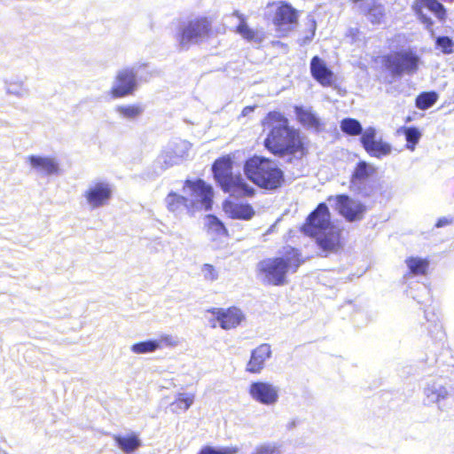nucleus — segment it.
<instances>
[{
  "instance_id": "nucleus-1",
  "label": "nucleus",
  "mask_w": 454,
  "mask_h": 454,
  "mask_svg": "<svg viewBox=\"0 0 454 454\" xmlns=\"http://www.w3.org/2000/svg\"><path fill=\"white\" fill-rule=\"evenodd\" d=\"M307 259L298 248L288 246L285 247L282 256L260 261L257 274L267 285L284 286L287 283V273H295Z\"/></svg>"
},
{
  "instance_id": "nucleus-2",
  "label": "nucleus",
  "mask_w": 454,
  "mask_h": 454,
  "mask_svg": "<svg viewBox=\"0 0 454 454\" xmlns=\"http://www.w3.org/2000/svg\"><path fill=\"white\" fill-rule=\"evenodd\" d=\"M270 129L265 146L275 154L294 153L301 146L296 132L288 127L287 119L278 112H271L263 121Z\"/></svg>"
},
{
  "instance_id": "nucleus-3",
  "label": "nucleus",
  "mask_w": 454,
  "mask_h": 454,
  "mask_svg": "<svg viewBox=\"0 0 454 454\" xmlns=\"http://www.w3.org/2000/svg\"><path fill=\"white\" fill-rule=\"evenodd\" d=\"M248 179L260 187L273 190L280 186L283 173L278 165L266 158L254 156L248 159L244 166Z\"/></svg>"
},
{
  "instance_id": "nucleus-4",
  "label": "nucleus",
  "mask_w": 454,
  "mask_h": 454,
  "mask_svg": "<svg viewBox=\"0 0 454 454\" xmlns=\"http://www.w3.org/2000/svg\"><path fill=\"white\" fill-rule=\"evenodd\" d=\"M212 168L215 178L224 192L236 198L253 195L254 188L240 176L232 175V160L230 155L216 160Z\"/></svg>"
},
{
  "instance_id": "nucleus-5",
  "label": "nucleus",
  "mask_w": 454,
  "mask_h": 454,
  "mask_svg": "<svg viewBox=\"0 0 454 454\" xmlns=\"http://www.w3.org/2000/svg\"><path fill=\"white\" fill-rule=\"evenodd\" d=\"M304 235L312 238L325 256L340 253L344 247V239L340 229H301Z\"/></svg>"
},
{
  "instance_id": "nucleus-6",
  "label": "nucleus",
  "mask_w": 454,
  "mask_h": 454,
  "mask_svg": "<svg viewBox=\"0 0 454 454\" xmlns=\"http://www.w3.org/2000/svg\"><path fill=\"white\" fill-rule=\"evenodd\" d=\"M183 193L186 195V201L189 202L192 212L199 209L207 210L211 207L213 190L204 181L187 180L183 188Z\"/></svg>"
},
{
  "instance_id": "nucleus-7",
  "label": "nucleus",
  "mask_w": 454,
  "mask_h": 454,
  "mask_svg": "<svg viewBox=\"0 0 454 454\" xmlns=\"http://www.w3.org/2000/svg\"><path fill=\"white\" fill-rule=\"evenodd\" d=\"M191 148L192 145L185 140L171 142L159 154L156 164L161 170L178 165L188 158Z\"/></svg>"
},
{
  "instance_id": "nucleus-8",
  "label": "nucleus",
  "mask_w": 454,
  "mask_h": 454,
  "mask_svg": "<svg viewBox=\"0 0 454 454\" xmlns=\"http://www.w3.org/2000/svg\"><path fill=\"white\" fill-rule=\"evenodd\" d=\"M114 192V185L106 180L91 182L83 192L86 205L96 209L108 205Z\"/></svg>"
},
{
  "instance_id": "nucleus-9",
  "label": "nucleus",
  "mask_w": 454,
  "mask_h": 454,
  "mask_svg": "<svg viewBox=\"0 0 454 454\" xmlns=\"http://www.w3.org/2000/svg\"><path fill=\"white\" fill-rule=\"evenodd\" d=\"M327 200L348 222L362 219L365 212V207L361 202L347 195L330 196Z\"/></svg>"
},
{
  "instance_id": "nucleus-10",
  "label": "nucleus",
  "mask_w": 454,
  "mask_h": 454,
  "mask_svg": "<svg viewBox=\"0 0 454 454\" xmlns=\"http://www.w3.org/2000/svg\"><path fill=\"white\" fill-rule=\"evenodd\" d=\"M25 162L31 172L40 176H59L62 172L59 160L53 155L29 154Z\"/></svg>"
},
{
  "instance_id": "nucleus-11",
  "label": "nucleus",
  "mask_w": 454,
  "mask_h": 454,
  "mask_svg": "<svg viewBox=\"0 0 454 454\" xmlns=\"http://www.w3.org/2000/svg\"><path fill=\"white\" fill-rule=\"evenodd\" d=\"M137 67L119 70L111 87L112 98H119L132 94L137 86Z\"/></svg>"
},
{
  "instance_id": "nucleus-12",
  "label": "nucleus",
  "mask_w": 454,
  "mask_h": 454,
  "mask_svg": "<svg viewBox=\"0 0 454 454\" xmlns=\"http://www.w3.org/2000/svg\"><path fill=\"white\" fill-rule=\"evenodd\" d=\"M419 59L411 51H403L390 54L387 57V67L394 74L400 75L403 73H414L419 65Z\"/></svg>"
},
{
  "instance_id": "nucleus-13",
  "label": "nucleus",
  "mask_w": 454,
  "mask_h": 454,
  "mask_svg": "<svg viewBox=\"0 0 454 454\" xmlns=\"http://www.w3.org/2000/svg\"><path fill=\"white\" fill-rule=\"evenodd\" d=\"M424 9L430 11L440 21H443L446 19V9L437 0H415L412 4V10L418 16L419 20L426 26L427 29L431 32L434 36V31L432 29L433 20L430 17L424 13Z\"/></svg>"
},
{
  "instance_id": "nucleus-14",
  "label": "nucleus",
  "mask_w": 454,
  "mask_h": 454,
  "mask_svg": "<svg viewBox=\"0 0 454 454\" xmlns=\"http://www.w3.org/2000/svg\"><path fill=\"white\" fill-rule=\"evenodd\" d=\"M207 312L215 317V320L223 330H231L239 326L244 320L245 316L240 309L231 306L226 309L211 308Z\"/></svg>"
},
{
  "instance_id": "nucleus-15",
  "label": "nucleus",
  "mask_w": 454,
  "mask_h": 454,
  "mask_svg": "<svg viewBox=\"0 0 454 454\" xmlns=\"http://www.w3.org/2000/svg\"><path fill=\"white\" fill-rule=\"evenodd\" d=\"M209 30L210 24L207 19L192 20L183 30L180 44L187 47L190 43H197L208 35Z\"/></svg>"
},
{
  "instance_id": "nucleus-16",
  "label": "nucleus",
  "mask_w": 454,
  "mask_h": 454,
  "mask_svg": "<svg viewBox=\"0 0 454 454\" xmlns=\"http://www.w3.org/2000/svg\"><path fill=\"white\" fill-rule=\"evenodd\" d=\"M297 12L290 4L284 2L278 4L273 22L283 35L292 29V26L297 22Z\"/></svg>"
},
{
  "instance_id": "nucleus-17",
  "label": "nucleus",
  "mask_w": 454,
  "mask_h": 454,
  "mask_svg": "<svg viewBox=\"0 0 454 454\" xmlns=\"http://www.w3.org/2000/svg\"><path fill=\"white\" fill-rule=\"evenodd\" d=\"M248 393L254 400L266 405L274 404L278 398V388L272 384L263 381L251 383Z\"/></svg>"
},
{
  "instance_id": "nucleus-18",
  "label": "nucleus",
  "mask_w": 454,
  "mask_h": 454,
  "mask_svg": "<svg viewBox=\"0 0 454 454\" xmlns=\"http://www.w3.org/2000/svg\"><path fill=\"white\" fill-rule=\"evenodd\" d=\"M178 343L176 337L168 334L161 335L158 340L140 341L131 346V351L135 354L152 353L164 347H175Z\"/></svg>"
},
{
  "instance_id": "nucleus-19",
  "label": "nucleus",
  "mask_w": 454,
  "mask_h": 454,
  "mask_svg": "<svg viewBox=\"0 0 454 454\" xmlns=\"http://www.w3.org/2000/svg\"><path fill=\"white\" fill-rule=\"evenodd\" d=\"M271 356L270 345L262 343L252 350L246 370L250 373H259L265 365V362Z\"/></svg>"
},
{
  "instance_id": "nucleus-20",
  "label": "nucleus",
  "mask_w": 454,
  "mask_h": 454,
  "mask_svg": "<svg viewBox=\"0 0 454 454\" xmlns=\"http://www.w3.org/2000/svg\"><path fill=\"white\" fill-rule=\"evenodd\" d=\"M230 22L236 26V33L248 42H261L262 36L259 33L247 24V18L238 11H234L230 16L226 17Z\"/></svg>"
},
{
  "instance_id": "nucleus-21",
  "label": "nucleus",
  "mask_w": 454,
  "mask_h": 454,
  "mask_svg": "<svg viewBox=\"0 0 454 454\" xmlns=\"http://www.w3.org/2000/svg\"><path fill=\"white\" fill-rule=\"evenodd\" d=\"M310 71L312 76L322 85L329 86L333 83V74L320 58L316 56L311 59Z\"/></svg>"
},
{
  "instance_id": "nucleus-22",
  "label": "nucleus",
  "mask_w": 454,
  "mask_h": 454,
  "mask_svg": "<svg viewBox=\"0 0 454 454\" xmlns=\"http://www.w3.org/2000/svg\"><path fill=\"white\" fill-rule=\"evenodd\" d=\"M331 214L325 203H320L307 217L303 227H330Z\"/></svg>"
},
{
  "instance_id": "nucleus-23",
  "label": "nucleus",
  "mask_w": 454,
  "mask_h": 454,
  "mask_svg": "<svg viewBox=\"0 0 454 454\" xmlns=\"http://www.w3.org/2000/svg\"><path fill=\"white\" fill-rule=\"evenodd\" d=\"M223 211L231 218L248 220L251 219L254 211L249 205L237 204L231 201H225Z\"/></svg>"
},
{
  "instance_id": "nucleus-24",
  "label": "nucleus",
  "mask_w": 454,
  "mask_h": 454,
  "mask_svg": "<svg viewBox=\"0 0 454 454\" xmlns=\"http://www.w3.org/2000/svg\"><path fill=\"white\" fill-rule=\"evenodd\" d=\"M114 440L117 446L126 453L136 450L141 445V442L136 433H131L128 435H114Z\"/></svg>"
},
{
  "instance_id": "nucleus-25",
  "label": "nucleus",
  "mask_w": 454,
  "mask_h": 454,
  "mask_svg": "<svg viewBox=\"0 0 454 454\" xmlns=\"http://www.w3.org/2000/svg\"><path fill=\"white\" fill-rule=\"evenodd\" d=\"M295 114L299 121L309 128L318 129L320 127V121L317 116L309 107L295 106Z\"/></svg>"
},
{
  "instance_id": "nucleus-26",
  "label": "nucleus",
  "mask_w": 454,
  "mask_h": 454,
  "mask_svg": "<svg viewBox=\"0 0 454 454\" xmlns=\"http://www.w3.org/2000/svg\"><path fill=\"white\" fill-rule=\"evenodd\" d=\"M186 195H178L175 192H170L166 198V204L169 211L173 213L182 212L187 210L192 212L190 204L186 201Z\"/></svg>"
},
{
  "instance_id": "nucleus-27",
  "label": "nucleus",
  "mask_w": 454,
  "mask_h": 454,
  "mask_svg": "<svg viewBox=\"0 0 454 454\" xmlns=\"http://www.w3.org/2000/svg\"><path fill=\"white\" fill-rule=\"evenodd\" d=\"M409 272L415 276H424L427 273L429 261L427 258L411 256L405 260Z\"/></svg>"
},
{
  "instance_id": "nucleus-28",
  "label": "nucleus",
  "mask_w": 454,
  "mask_h": 454,
  "mask_svg": "<svg viewBox=\"0 0 454 454\" xmlns=\"http://www.w3.org/2000/svg\"><path fill=\"white\" fill-rule=\"evenodd\" d=\"M6 94L18 98H24L29 95V90L20 80H9L5 82Z\"/></svg>"
},
{
  "instance_id": "nucleus-29",
  "label": "nucleus",
  "mask_w": 454,
  "mask_h": 454,
  "mask_svg": "<svg viewBox=\"0 0 454 454\" xmlns=\"http://www.w3.org/2000/svg\"><path fill=\"white\" fill-rule=\"evenodd\" d=\"M374 172L375 168L372 165L361 161L357 164L352 175V183H363L373 175Z\"/></svg>"
},
{
  "instance_id": "nucleus-30",
  "label": "nucleus",
  "mask_w": 454,
  "mask_h": 454,
  "mask_svg": "<svg viewBox=\"0 0 454 454\" xmlns=\"http://www.w3.org/2000/svg\"><path fill=\"white\" fill-rule=\"evenodd\" d=\"M193 395L179 393L170 404L172 407V411L176 413L185 411L191 407V405L193 403Z\"/></svg>"
},
{
  "instance_id": "nucleus-31",
  "label": "nucleus",
  "mask_w": 454,
  "mask_h": 454,
  "mask_svg": "<svg viewBox=\"0 0 454 454\" xmlns=\"http://www.w3.org/2000/svg\"><path fill=\"white\" fill-rule=\"evenodd\" d=\"M115 112L123 119L134 120L142 114L143 108L136 105H121L115 107Z\"/></svg>"
},
{
  "instance_id": "nucleus-32",
  "label": "nucleus",
  "mask_w": 454,
  "mask_h": 454,
  "mask_svg": "<svg viewBox=\"0 0 454 454\" xmlns=\"http://www.w3.org/2000/svg\"><path fill=\"white\" fill-rule=\"evenodd\" d=\"M365 150L372 156L380 158L382 156H387V155L390 154L391 145L386 142H383L382 140L376 139Z\"/></svg>"
},
{
  "instance_id": "nucleus-33",
  "label": "nucleus",
  "mask_w": 454,
  "mask_h": 454,
  "mask_svg": "<svg viewBox=\"0 0 454 454\" xmlns=\"http://www.w3.org/2000/svg\"><path fill=\"white\" fill-rule=\"evenodd\" d=\"M237 447H214L211 445L202 446L196 454H236Z\"/></svg>"
},
{
  "instance_id": "nucleus-34",
  "label": "nucleus",
  "mask_w": 454,
  "mask_h": 454,
  "mask_svg": "<svg viewBox=\"0 0 454 454\" xmlns=\"http://www.w3.org/2000/svg\"><path fill=\"white\" fill-rule=\"evenodd\" d=\"M340 128L343 132L355 136L362 132V126L360 122L355 119L348 118L341 121Z\"/></svg>"
},
{
  "instance_id": "nucleus-35",
  "label": "nucleus",
  "mask_w": 454,
  "mask_h": 454,
  "mask_svg": "<svg viewBox=\"0 0 454 454\" xmlns=\"http://www.w3.org/2000/svg\"><path fill=\"white\" fill-rule=\"evenodd\" d=\"M435 46L443 54L449 55L454 52V42L449 36L435 37Z\"/></svg>"
},
{
  "instance_id": "nucleus-36",
  "label": "nucleus",
  "mask_w": 454,
  "mask_h": 454,
  "mask_svg": "<svg viewBox=\"0 0 454 454\" xmlns=\"http://www.w3.org/2000/svg\"><path fill=\"white\" fill-rule=\"evenodd\" d=\"M437 100V95L434 92L422 93L416 100V105L419 109H427Z\"/></svg>"
},
{
  "instance_id": "nucleus-37",
  "label": "nucleus",
  "mask_w": 454,
  "mask_h": 454,
  "mask_svg": "<svg viewBox=\"0 0 454 454\" xmlns=\"http://www.w3.org/2000/svg\"><path fill=\"white\" fill-rule=\"evenodd\" d=\"M252 454H281L280 445L275 442L262 443L256 446Z\"/></svg>"
},
{
  "instance_id": "nucleus-38",
  "label": "nucleus",
  "mask_w": 454,
  "mask_h": 454,
  "mask_svg": "<svg viewBox=\"0 0 454 454\" xmlns=\"http://www.w3.org/2000/svg\"><path fill=\"white\" fill-rule=\"evenodd\" d=\"M384 8L380 4H373L368 11L367 16L369 20L373 24L381 23L384 18Z\"/></svg>"
},
{
  "instance_id": "nucleus-39",
  "label": "nucleus",
  "mask_w": 454,
  "mask_h": 454,
  "mask_svg": "<svg viewBox=\"0 0 454 454\" xmlns=\"http://www.w3.org/2000/svg\"><path fill=\"white\" fill-rule=\"evenodd\" d=\"M405 137L407 140V148L413 151L415 145L419 142L421 134L416 128H407L404 130Z\"/></svg>"
},
{
  "instance_id": "nucleus-40",
  "label": "nucleus",
  "mask_w": 454,
  "mask_h": 454,
  "mask_svg": "<svg viewBox=\"0 0 454 454\" xmlns=\"http://www.w3.org/2000/svg\"><path fill=\"white\" fill-rule=\"evenodd\" d=\"M316 27V22L313 20H309L308 22V30L305 32V35L298 40L301 45H305L312 41L315 35Z\"/></svg>"
},
{
  "instance_id": "nucleus-41",
  "label": "nucleus",
  "mask_w": 454,
  "mask_h": 454,
  "mask_svg": "<svg viewBox=\"0 0 454 454\" xmlns=\"http://www.w3.org/2000/svg\"><path fill=\"white\" fill-rule=\"evenodd\" d=\"M361 140L364 149L369 147V145L376 140L375 129L373 128L366 129L363 133Z\"/></svg>"
},
{
  "instance_id": "nucleus-42",
  "label": "nucleus",
  "mask_w": 454,
  "mask_h": 454,
  "mask_svg": "<svg viewBox=\"0 0 454 454\" xmlns=\"http://www.w3.org/2000/svg\"><path fill=\"white\" fill-rule=\"evenodd\" d=\"M428 396H433L436 402L443 400L448 397L449 393L445 387H439L438 388L429 389Z\"/></svg>"
},
{
  "instance_id": "nucleus-43",
  "label": "nucleus",
  "mask_w": 454,
  "mask_h": 454,
  "mask_svg": "<svg viewBox=\"0 0 454 454\" xmlns=\"http://www.w3.org/2000/svg\"><path fill=\"white\" fill-rule=\"evenodd\" d=\"M202 270L204 273V278L207 280L214 281L218 277L217 271L212 264H209V263L204 264L202 267Z\"/></svg>"
},
{
  "instance_id": "nucleus-44",
  "label": "nucleus",
  "mask_w": 454,
  "mask_h": 454,
  "mask_svg": "<svg viewBox=\"0 0 454 454\" xmlns=\"http://www.w3.org/2000/svg\"><path fill=\"white\" fill-rule=\"evenodd\" d=\"M454 224V217L451 215L442 216L439 218L436 223L435 227H443L445 225H453Z\"/></svg>"
},
{
  "instance_id": "nucleus-45",
  "label": "nucleus",
  "mask_w": 454,
  "mask_h": 454,
  "mask_svg": "<svg viewBox=\"0 0 454 454\" xmlns=\"http://www.w3.org/2000/svg\"><path fill=\"white\" fill-rule=\"evenodd\" d=\"M207 220L209 227H224L223 223L220 222L218 218L214 215H207Z\"/></svg>"
},
{
  "instance_id": "nucleus-46",
  "label": "nucleus",
  "mask_w": 454,
  "mask_h": 454,
  "mask_svg": "<svg viewBox=\"0 0 454 454\" xmlns=\"http://www.w3.org/2000/svg\"><path fill=\"white\" fill-rule=\"evenodd\" d=\"M254 106H246L241 112V116L246 117V116L249 115L250 114H252L254 112Z\"/></svg>"
}]
</instances>
